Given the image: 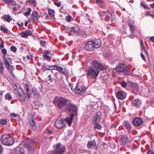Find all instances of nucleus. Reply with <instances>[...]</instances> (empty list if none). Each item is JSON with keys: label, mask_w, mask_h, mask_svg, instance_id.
I'll return each mask as SVG.
<instances>
[{"label": "nucleus", "mask_w": 154, "mask_h": 154, "mask_svg": "<svg viewBox=\"0 0 154 154\" xmlns=\"http://www.w3.org/2000/svg\"><path fill=\"white\" fill-rule=\"evenodd\" d=\"M121 85L122 87L125 88L127 86V84L125 82L122 81L121 82Z\"/></svg>", "instance_id": "obj_44"}, {"label": "nucleus", "mask_w": 154, "mask_h": 154, "mask_svg": "<svg viewBox=\"0 0 154 154\" xmlns=\"http://www.w3.org/2000/svg\"><path fill=\"white\" fill-rule=\"evenodd\" d=\"M12 86H13V89L15 91H17V85L16 84H13Z\"/></svg>", "instance_id": "obj_62"}, {"label": "nucleus", "mask_w": 154, "mask_h": 154, "mask_svg": "<svg viewBox=\"0 0 154 154\" xmlns=\"http://www.w3.org/2000/svg\"><path fill=\"white\" fill-rule=\"evenodd\" d=\"M50 52L48 51H44V53L43 54V56H48Z\"/></svg>", "instance_id": "obj_52"}, {"label": "nucleus", "mask_w": 154, "mask_h": 154, "mask_svg": "<svg viewBox=\"0 0 154 154\" xmlns=\"http://www.w3.org/2000/svg\"><path fill=\"white\" fill-rule=\"evenodd\" d=\"M43 57L45 60L48 62L50 61L51 60V58L50 57L48 56H43Z\"/></svg>", "instance_id": "obj_40"}, {"label": "nucleus", "mask_w": 154, "mask_h": 154, "mask_svg": "<svg viewBox=\"0 0 154 154\" xmlns=\"http://www.w3.org/2000/svg\"><path fill=\"white\" fill-rule=\"evenodd\" d=\"M124 123L128 130H129L131 129V126L130 122L126 121L124 122Z\"/></svg>", "instance_id": "obj_28"}, {"label": "nucleus", "mask_w": 154, "mask_h": 154, "mask_svg": "<svg viewBox=\"0 0 154 154\" xmlns=\"http://www.w3.org/2000/svg\"><path fill=\"white\" fill-rule=\"evenodd\" d=\"M11 50L14 52H15L17 51V49L15 46H12L11 47Z\"/></svg>", "instance_id": "obj_45"}, {"label": "nucleus", "mask_w": 154, "mask_h": 154, "mask_svg": "<svg viewBox=\"0 0 154 154\" xmlns=\"http://www.w3.org/2000/svg\"><path fill=\"white\" fill-rule=\"evenodd\" d=\"M140 55H141V57L142 59L143 60H144L145 61L146 60L145 58V56L144 55V54H143V53H141Z\"/></svg>", "instance_id": "obj_59"}, {"label": "nucleus", "mask_w": 154, "mask_h": 154, "mask_svg": "<svg viewBox=\"0 0 154 154\" xmlns=\"http://www.w3.org/2000/svg\"><path fill=\"white\" fill-rule=\"evenodd\" d=\"M46 131L48 134H51L52 133V131L51 130L47 128L46 130Z\"/></svg>", "instance_id": "obj_61"}, {"label": "nucleus", "mask_w": 154, "mask_h": 154, "mask_svg": "<svg viewBox=\"0 0 154 154\" xmlns=\"http://www.w3.org/2000/svg\"><path fill=\"white\" fill-rule=\"evenodd\" d=\"M128 26L130 28L131 33V35L129 36L128 37L131 38H134V31L136 28V27L134 25V22L131 20H129Z\"/></svg>", "instance_id": "obj_8"}, {"label": "nucleus", "mask_w": 154, "mask_h": 154, "mask_svg": "<svg viewBox=\"0 0 154 154\" xmlns=\"http://www.w3.org/2000/svg\"><path fill=\"white\" fill-rule=\"evenodd\" d=\"M48 80L50 81L51 82H52L53 81V80L52 78L51 77V75H49L48 76Z\"/></svg>", "instance_id": "obj_60"}, {"label": "nucleus", "mask_w": 154, "mask_h": 154, "mask_svg": "<svg viewBox=\"0 0 154 154\" xmlns=\"http://www.w3.org/2000/svg\"><path fill=\"white\" fill-rule=\"evenodd\" d=\"M55 125L56 128L60 129L63 127L65 124L64 123L63 120L60 119L57 120L55 122Z\"/></svg>", "instance_id": "obj_14"}, {"label": "nucleus", "mask_w": 154, "mask_h": 154, "mask_svg": "<svg viewBox=\"0 0 154 154\" xmlns=\"http://www.w3.org/2000/svg\"><path fill=\"white\" fill-rule=\"evenodd\" d=\"M11 116L12 117L16 118L17 119H20V116L19 115L14 113H12L11 114Z\"/></svg>", "instance_id": "obj_41"}, {"label": "nucleus", "mask_w": 154, "mask_h": 154, "mask_svg": "<svg viewBox=\"0 0 154 154\" xmlns=\"http://www.w3.org/2000/svg\"><path fill=\"white\" fill-rule=\"evenodd\" d=\"M56 70L59 72L61 74L65 75L67 77L68 76V72L66 69H63L61 67L56 65H53L49 66V70Z\"/></svg>", "instance_id": "obj_6"}, {"label": "nucleus", "mask_w": 154, "mask_h": 154, "mask_svg": "<svg viewBox=\"0 0 154 154\" xmlns=\"http://www.w3.org/2000/svg\"><path fill=\"white\" fill-rule=\"evenodd\" d=\"M100 117L99 115H96L94 119L95 123L98 122L100 121Z\"/></svg>", "instance_id": "obj_34"}, {"label": "nucleus", "mask_w": 154, "mask_h": 154, "mask_svg": "<svg viewBox=\"0 0 154 154\" xmlns=\"http://www.w3.org/2000/svg\"><path fill=\"white\" fill-rule=\"evenodd\" d=\"M143 122L142 119L140 118L135 117L133 119L132 124L134 126L137 127L141 125Z\"/></svg>", "instance_id": "obj_9"}, {"label": "nucleus", "mask_w": 154, "mask_h": 154, "mask_svg": "<svg viewBox=\"0 0 154 154\" xmlns=\"http://www.w3.org/2000/svg\"><path fill=\"white\" fill-rule=\"evenodd\" d=\"M50 65H48L46 63H43L42 66V69L44 71L46 70H49Z\"/></svg>", "instance_id": "obj_25"}, {"label": "nucleus", "mask_w": 154, "mask_h": 154, "mask_svg": "<svg viewBox=\"0 0 154 154\" xmlns=\"http://www.w3.org/2000/svg\"><path fill=\"white\" fill-rule=\"evenodd\" d=\"M17 92L20 99L22 102H24L26 99L25 94L22 88L17 90Z\"/></svg>", "instance_id": "obj_10"}, {"label": "nucleus", "mask_w": 154, "mask_h": 154, "mask_svg": "<svg viewBox=\"0 0 154 154\" xmlns=\"http://www.w3.org/2000/svg\"><path fill=\"white\" fill-rule=\"evenodd\" d=\"M24 88L26 90H29V86L27 83H26L24 85Z\"/></svg>", "instance_id": "obj_53"}, {"label": "nucleus", "mask_w": 154, "mask_h": 154, "mask_svg": "<svg viewBox=\"0 0 154 154\" xmlns=\"http://www.w3.org/2000/svg\"><path fill=\"white\" fill-rule=\"evenodd\" d=\"M54 147L55 150L53 151L52 154H62L65 149V146H62L61 144L60 143L54 145Z\"/></svg>", "instance_id": "obj_7"}, {"label": "nucleus", "mask_w": 154, "mask_h": 154, "mask_svg": "<svg viewBox=\"0 0 154 154\" xmlns=\"http://www.w3.org/2000/svg\"><path fill=\"white\" fill-rule=\"evenodd\" d=\"M32 16L33 17V20H38L40 17L38 13L35 11H32Z\"/></svg>", "instance_id": "obj_23"}, {"label": "nucleus", "mask_w": 154, "mask_h": 154, "mask_svg": "<svg viewBox=\"0 0 154 154\" xmlns=\"http://www.w3.org/2000/svg\"><path fill=\"white\" fill-rule=\"evenodd\" d=\"M93 43V45L94 48L100 47L102 44L101 41L100 39H97L95 40L91 41Z\"/></svg>", "instance_id": "obj_19"}, {"label": "nucleus", "mask_w": 154, "mask_h": 154, "mask_svg": "<svg viewBox=\"0 0 154 154\" xmlns=\"http://www.w3.org/2000/svg\"><path fill=\"white\" fill-rule=\"evenodd\" d=\"M48 14L51 16L54 17V11L51 9H50L48 11Z\"/></svg>", "instance_id": "obj_39"}, {"label": "nucleus", "mask_w": 154, "mask_h": 154, "mask_svg": "<svg viewBox=\"0 0 154 154\" xmlns=\"http://www.w3.org/2000/svg\"><path fill=\"white\" fill-rule=\"evenodd\" d=\"M68 102L67 100L64 98L56 96L53 100L54 103L60 109H64Z\"/></svg>", "instance_id": "obj_1"}, {"label": "nucleus", "mask_w": 154, "mask_h": 154, "mask_svg": "<svg viewBox=\"0 0 154 154\" xmlns=\"http://www.w3.org/2000/svg\"><path fill=\"white\" fill-rule=\"evenodd\" d=\"M5 98L6 100H11L12 98L11 96L10 93L7 94L5 95Z\"/></svg>", "instance_id": "obj_32"}, {"label": "nucleus", "mask_w": 154, "mask_h": 154, "mask_svg": "<svg viewBox=\"0 0 154 154\" xmlns=\"http://www.w3.org/2000/svg\"><path fill=\"white\" fill-rule=\"evenodd\" d=\"M115 14L114 13H112L111 14V18L108 21L111 22L112 23H113L114 22H115Z\"/></svg>", "instance_id": "obj_27"}, {"label": "nucleus", "mask_w": 154, "mask_h": 154, "mask_svg": "<svg viewBox=\"0 0 154 154\" xmlns=\"http://www.w3.org/2000/svg\"><path fill=\"white\" fill-rule=\"evenodd\" d=\"M29 141L31 142V145L30 146H29L27 147V149H28V150L30 152H32V151L34 150V146L33 144H32V143H33L34 142V139H30L29 140Z\"/></svg>", "instance_id": "obj_22"}, {"label": "nucleus", "mask_w": 154, "mask_h": 154, "mask_svg": "<svg viewBox=\"0 0 154 154\" xmlns=\"http://www.w3.org/2000/svg\"><path fill=\"white\" fill-rule=\"evenodd\" d=\"M4 17L5 20L8 22H10L12 20V18L9 15H5Z\"/></svg>", "instance_id": "obj_31"}, {"label": "nucleus", "mask_w": 154, "mask_h": 154, "mask_svg": "<svg viewBox=\"0 0 154 154\" xmlns=\"http://www.w3.org/2000/svg\"><path fill=\"white\" fill-rule=\"evenodd\" d=\"M28 2L31 4H34L35 3V0H28Z\"/></svg>", "instance_id": "obj_56"}, {"label": "nucleus", "mask_w": 154, "mask_h": 154, "mask_svg": "<svg viewBox=\"0 0 154 154\" xmlns=\"http://www.w3.org/2000/svg\"><path fill=\"white\" fill-rule=\"evenodd\" d=\"M32 34V32L30 30H27L24 32H21L20 35L22 37L26 38L28 36L31 35Z\"/></svg>", "instance_id": "obj_18"}, {"label": "nucleus", "mask_w": 154, "mask_h": 154, "mask_svg": "<svg viewBox=\"0 0 154 154\" xmlns=\"http://www.w3.org/2000/svg\"><path fill=\"white\" fill-rule=\"evenodd\" d=\"M116 72L119 75H129L131 72L127 68L125 64L123 63L119 64L116 68Z\"/></svg>", "instance_id": "obj_2"}, {"label": "nucleus", "mask_w": 154, "mask_h": 154, "mask_svg": "<svg viewBox=\"0 0 154 154\" xmlns=\"http://www.w3.org/2000/svg\"><path fill=\"white\" fill-rule=\"evenodd\" d=\"M1 141L3 144L8 146L12 145L14 141V139L13 137H11L8 134H6L2 135Z\"/></svg>", "instance_id": "obj_3"}, {"label": "nucleus", "mask_w": 154, "mask_h": 154, "mask_svg": "<svg viewBox=\"0 0 154 154\" xmlns=\"http://www.w3.org/2000/svg\"><path fill=\"white\" fill-rule=\"evenodd\" d=\"M71 28L69 27L68 28H66L65 29V31L66 32H72L71 31H70V29H69V28Z\"/></svg>", "instance_id": "obj_63"}, {"label": "nucleus", "mask_w": 154, "mask_h": 154, "mask_svg": "<svg viewBox=\"0 0 154 154\" xmlns=\"http://www.w3.org/2000/svg\"><path fill=\"white\" fill-rule=\"evenodd\" d=\"M1 30L6 34L9 33L10 32L6 27L2 26H1Z\"/></svg>", "instance_id": "obj_30"}, {"label": "nucleus", "mask_w": 154, "mask_h": 154, "mask_svg": "<svg viewBox=\"0 0 154 154\" xmlns=\"http://www.w3.org/2000/svg\"><path fill=\"white\" fill-rule=\"evenodd\" d=\"M54 4L57 6L58 7H59L61 5V2H55Z\"/></svg>", "instance_id": "obj_54"}, {"label": "nucleus", "mask_w": 154, "mask_h": 154, "mask_svg": "<svg viewBox=\"0 0 154 154\" xmlns=\"http://www.w3.org/2000/svg\"><path fill=\"white\" fill-rule=\"evenodd\" d=\"M141 103V101L138 99H134L132 102V104L138 108L140 106Z\"/></svg>", "instance_id": "obj_20"}, {"label": "nucleus", "mask_w": 154, "mask_h": 154, "mask_svg": "<svg viewBox=\"0 0 154 154\" xmlns=\"http://www.w3.org/2000/svg\"><path fill=\"white\" fill-rule=\"evenodd\" d=\"M4 68L3 64L0 65V72L2 73L4 69Z\"/></svg>", "instance_id": "obj_48"}, {"label": "nucleus", "mask_w": 154, "mask_h": 154, "mask_svg": "<svg viewBox=\"0 0 154 154\" xmlns=\"http://www.w3.org/2000/svg\"><path fill=\"white\" fill-rule=\"evenodd\" d=\"M139 42L142 51H143L146 49L145 46L143 44V41L142 39H139Z\"/></svg>", "instance_id": "obj_29"}, {"label": "nucleus", "mask_w": 154, "mask_h": 154, "mask_svg": "<svg viewBox=\"0 0 154 154\" xmlns=\"http://www.w3.org/2000/svg\"><path fill=\"white\" fill-rule=\"evenodd\" d=\"M94 128H95L100 129L101 128V127L98 122H95L94 124Z\"/></svg>", "instance_id": "obj_36"}, {"label": "nucleus", "mask_w": 154, "mask_h": 154, "mask_svg": "<svg viewBox=\"0 0 154 154\" xmlns=\"http://www.w3.org/2000/svg\"><path fill=\"white\" fill-rule=\"evenodd\" d=\"M15 154H24V151L22 148L18 146L15 149Z\"/></svg>", "instance_id": "obj_21"}, {"label": "nucleus", "mask_w": 154, "mask_h": 154, "mask_svg": "<svg viewBox=\"0 0 154 154\" xmlns=\"http://www.w3.org/2000/svg\"><path fill=\"white\" fill-rule=\"evenodd\" d=\"M96 2L99 4H101L103 3V2L102 0H96Z\"/></svg>", "instance_id": "obj_55"}, {"label": "nucleus", "mask_w": 154, "mask_h": 154, "mask_svg": "<svg viewBox=\"0 0 154 154\" xmlns=\"http://www.w3.org/2000/svg\"><path fill=\"white\" fill-rule=\"evenodd\" d=\"M106 11H100V16H104L105 15Z\"/></svg>", "instance_id": "obj_47"}, {"label": "nucleus", "mask_w": 154, "mask_h": 154, "mask_svg": "<svg viewBox=\"0 0 154 154\" xmlns=\"http://www.w3.org/2000/svg\"><path fill=\"white\" fill-rule=\"evenodd\" d=\"M116 97L119 99H122L125 97L124 93L122 91H119L117 93Z\"/></svg>", "instance_id": "obj_24"}, {"label": "nucleus", "mask_w": 154, "mask_h": 154, "mask_svg": "<svg viewBox=\"0 0 154 154\" xmlns=\"http://www.w3.org/2000/svg\"><path fill=\"white\" fill-rule=\"evenodd\" d=\"M32 92L35 95H36L38 94V91L35 88L33 89L32 90Z\"/></svg>", "instance_id": "obj_51"}, {"label": "nucleus", "mask_w": 154, "mask_h": 154, "mask_svg": "<svg viewBox=\"0 0 154 154\" xmlns=\"http://www.w3.org/2000/svg\"><path fill=\"white\" fill-rule=\"evenodd\" d=\"M75 115H70L69 117H67L64 120L65 123H66L69 126H70L72 124V120L73 119Z\"/></svg>", "instance_id": "obj_15"}, {"label": "nucleus", "mask_w": 154, "mask_h": 154, "mask_svg": "<svg viewBox=\"0 0 154 154\" xmlns=\"http://www.w3.org/2000/svg\"><path fill=\"white\" fill-rule=\"evenodd\" d=\"M147 154H154V152L153 150L150 149L147 152Z\"/></svg>", "instance_id": "obj_57"}, {"label": "nucleus", "mask_w": 154, "mask_h": 154, "mask_svg": "<svg viewBox=\"0 0 154 154\" xmlns=\"http://www.w3.org/2000/svg\"><path fill=\"white\" fill-rule=\"evenodd\" d=\"M86 75L88 77L95 79L98 76L99 71L95 69L93 67H90L86 70Z\"/></svg>", "instance_id": "obj_5"}, {"label": "nucleus", "mask_w": 154, "mask_h": 154, "mask_svg": "<svg viewBox=\"0 0 154 154\" xmlns=\"http://www.w3.org/2000/svg\"><path fill=\"white\" fill-rule=\"evenodd\" d=\"M120 143L121 145H125L128 142L127 137L126 135H121L119 140Z\"/></svg>", "instance_id": "obj_16"}, {"label": "nucleus", "mask_w": 154, "mask_h": 154, "mask_svg": "<svg viewBox=\"0 0 154 154\" xmlns=\"http://www.w3.org/2000/svg\"><path fill=\"white\" fill-rule=\"evenodd\" d=\"M7 123V121L6 119H1L0 120V124L5 125Z\"/></svg>", "instance_id": "obj_37"}, {"label": "nucleus", "mask_w": 154, "mask_h": 154, "mask_svg": "<svg viewBox=\"0 0 154 154\" xmlns=\"http://www.w3.org/2000/svg\"><path fill=\"white\" fill-rule=\"evenodd\" d=\"M109 11H106L105 12V20L107 21L109 20L110 18L109 17Z\"/></svg>", "instance_id": "obj_33"}, {"label": "nucleus", "mask_w": 154, "mask_h": 154, "mask_svg": "<svg viewBox=\"0 0 154 154\" xmlns=\"http://www.w3.org/2000/svg\"><path fill=\"white\" fill-rule=\"evenodd\" d=\"M92 64L94 67L96 69V70H103L105 69V67L104 66L96 60L92 61Z\"/></svg>", "instance_id": "obj_11"}, {"label": "nucleus", "mask_w": 154, "mask_h": 154, "mask_svg": "<svg viewBox=\"0 0 154 154\" xmlns=\"http://www.w3.org/2000/svg\"><path fill=\"white\" fill-rule=\"evenodd\" d=\"M149 40L152 42H154V36L150 37Z\"/></svg>", "instance_id": "obj_64"}, {"label": "nucleus", "mask_w": 154, "mask_h": 154, "mask_svg": "<svg viewBox=\"0 0 154 154\" xmlns=\"http://www.w3.org/2000/svg\"><path fill=\"white\" fill-rule=\"evenodd\" d=\"M75 91L76 93L79 94L80 93H82L81 87H79L77 86L75 89Z\"/></svg>", "instance_id": "obj_38"}, {"label": "nucleus", "mask_w": 154, "mask_h": 154, "mask_svg": "<svg viewBox=\"0 0 154 154\" xmlns=\"http://www.w3.org/2000/svg\"><path fill=\"white\" fill-rule=\"evenodd\" d=\"M1 51H2V53L4 54V55H6V54H7V50L5 48H3V49H2V50Z\"/></svg>", "instance_id": "obj_50"}, {"label": "nucleus", "mask_w": 154, "mask_h": 154, "mask_svg": "<svg viewBox=\"0 0 154 154\" xmlns=\"http://www.w3.org/2000/svg\"><path fill=\"white\" fill-rule=\"evenodd\" d=\"M26 91V94L28 97V99H29L31 97V93L30 92V90L29 89Z\"/></svg>", "instance_id": "obj_43"}, {"label": "nucleus", "mask_w": 154, "mask_h": 154, "mask_svg": "<svg viewBox=\"0 0 154 154\" xmlns=\"http://www.w3.org/2000/svg\"><path fill=\"white\" fill-rule=\"evenodd\" d=\"M71 16H70L68 15L66 17V19L67 21L70 22L71 21Z\"/></svg>", "instance_id": "obj_49"}, {"label": "nucleus", "mask_w": 154, "mask_h": 154, "mask_svg": "<svg viewBox=\"0 0 154 154\" xmlns=\"http://www.w3.org/2000/svg\"><path fill=\"white\" fill-rule=\"evenodd\" d=\"M91 41L87 42L85 44V48L88 51H93L94 49Z\"/></svg>", "instance_id": "obj_13"}, {"label": "nucleus", "mask_w": 154, "mask_h": 154, "mask_svg": "<svg viewBox=\"0 0 154 154\" xmlns=\"http://www.w3.org/2000/svg\"><path fill=\"white\" fill-rule=\"evenodd\" d=\"M40 44L41 46L42 47H44L45 45V44L46 43V42L45 41H43L42 40H41L40 41Z\"/></svg>", "instance_id": "obj_46"}, {"label": "nucleus", "mask_w": 154, "mask_h": 154, "mask_svg": "<svg viewBox=\"0 0 154 154\" xmlns=\"http://www.w3.org/2000/svg\"><path fill=\"white\" fill-rule=\"evenodd\" d=\"M6 55H3V59L4 63L8 61L7 58L6 56Z\"/></svg>", "instance_id": "obj_58"}, {"label": "nucleus", "mask_w": 154, "mask_h": 154, "mask_svg": "<svg viewBox=\"0 0 154 154\" xmlns=\"http://www.w3.org/2000/svg\"><path fill=\"white\" fill-rule=\"evenodd\" d=\"M65 110L70 115L76 116L77 114L76 106L72 103L68 102L64 108Z\"/></svg>", "instance_id": "obj_4"}, {"label": "nucleus", "mask_w": 154, "mask_h": 154, "mask_svg": "<svg viewBox=\"0 0 154 154\" xmlns=\"http://www.w3.org/2000/svg\"><path fill=\"white\" fill-rule=\"evenodd\" d=\"M87 146L89 149L91 148L92 147L96 149H97L98 148V147L96 144V142L94 140L88 142Z\"/></svg>", "instance_id": "obj_17"}, {"label": "nucleus", "mask_w": 154, "mask_h": 154, "mask_svg": "<svg viewBox=\"0 0 154 154\" xmlns=\"http://www.w3.org/2000/svg\"><path fill=\"white\" fill-rule=\"evenodd\" d=\"M70 31L72 32H76L78 33L79 31V28L78 26H75V27H72L69 28Z\"/></svg>", "instance_id": "obj_26"}, {"label": "nucleus", "mask_w": 154, "mask_h": 154, "mask_svg": "<svg viewBox=\"0 0 154 154\" xmlns=\"http://www.w3.org/2000/svg\"><path fill=\"white\" fill-rule=\"evenodd\" d=\"M29 116L28 119L31 127L33 130H35L37 129V126L34 119V116L32 114H30Z\"/></svg>", "instance_id": "obj_12"}, {"label": "nucleus", "mask_w": 154, "mask_h": 154, "mask_svg": "<svg viewBox=\"0 0 154 154\" xmlns=\"http://www.w3.org/2000/svg\"><path fill=\"white\" fill-rule=\"evenodd\" d=\"M6 3L12 5H14L16 4L15 2L12 1L11 0H7L6 2Z\"/></svg>", "instance_id": "obj_35"}, {"label": "nucleus", "mask_w": 154, "mask_h": 154, "mask_svg": "<svg viewBox=\"0 0 154 154\" xmlns=\"http://www.w3.org/2000/svg\"><path fill=\"white\" fill-rule=\"evenodd\" d=\"M4 63L6 68L8 69L10 68V65L8 61L5 62Z\"/></svg>", "instance_id": "obj_42"}]
</instances>
